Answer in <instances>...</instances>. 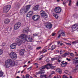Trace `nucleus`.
Returning a JSON list of instances; mask_svg holds the SVG:
<instances>
[{"instance_id":"3c124183","label":"nucleus","mask_w":78,"mask_h":78,"mask_svg":"<svg viewBox=\"0 0 78 78\" xmlns=\"http://www.w3.org/2000/svg\"><path fill=\"white\" fill-rule=\"evenodd\" d=\"M56 51L57 53H59V51L58 50H56Z\"/></svg>"},{"instance_id":"b1692460","label":"nucleus","mask_w":78,"mask_h":78,"mask_svg":"<svg viewBox=\"0 0 78 78\" xmlns=\"http://www.w3.org/2000/svg\"><path fill=\"white\" fill-rule=\"evenodd\" d=\"M69 55V53L66 52L65 54L62 55V56L63 57V58H66V56H67V55Z\"/></svg>"},{"instance_id":"a18cd8bd","label":"nucleus","mask_w":78,"mask_h":78,"mask_svg":"<svg viewBox=\"0 0 78 78\" xmlns=\"http://www.w3.org/2000/svg\"><path fill=\"white\" fill-rule=\"evenodd\" d=\"M41 47H39L37 48L36 49L37 50H39V49H41Z\"/></svg>"},{"instance_id":"a211bd4d","label":"nucleus","mask_w":78,"mask_h":78,"mask_svg":"<svg viewBox=\"0 0 78 78\" xmlns=\"http://www.w3.org/2000/svg\"><path fill=\"white\" fill-rule=\"evenodd\" d=\"M17 45V43H15L12 44L10 46V47L12 49H14V48H16V45Z\"/></svg>"},{"instance_id":"09e8293b","label":"nucleus","mask_w":78,"mask_h":78,"mask_svg":"<svg viewBox=\"0 0 78 78\" xmlns=\"http://www.w3.org/2000/svg\"><path fill=\"white\" fill-rule=\"evenodd\" d=\"M66 60H67V61H70L71 60H70V59H69V58H66Z\"/></svg>"},{"instance_id":"393cba45","label":"nucleus","mask_w":78,"mask_h":78,"mask_svg":"<svg viewBox=\"0 0 78 78\" xmlns=\"http://www.w3.org/2000/svg\"><path fill=\"white\" fill-rule=\"evenodd\" d=\"M10 22V20H5L4 21L5 24H8Z\"/></svg>"},{"instance_id":"7c9ffc66","label":"nucleus","mask_w":78,"mask_h":78,"mask_svg":"<svg viewBox=\"0 0 78 78\" xmlns=\"http://www.w3.org/2000/svg\"><path fill=\"white\" fill-rule=\"evenodd\" d=\"M78 16V14H77V13H75L73 15V17H74V18H77Z\"/></svg>"},{"instance_id":"052dcab7","label":"nucleus","mask_w":78,"mask_h":78,"mask_svg":"<svg viewBox=\"0 0 78 78\" xmlns=\"http://www.w3.org/2000/svg\"><path fill=\"white\" fill-rule=\"evenodd\" d=\"M52 74L51 73L50 74L49 76H48V77H51V75Z\"/></svg>"},{"instance_id":"c85d7f7f","label":"nucleus","mask_w":78,"mask_h":78,"mask_svg":"<svg viewBox=\"0 0 78 78\" xmlns=\"http://www.w3.org/2000/svg\"><path fill=\"white\" fill-rule=\"evenodd\" d=\"M45 51V49H43L42 51H41L40 52V54H41V53H45L47 52V49H46V50ZM44 51V52H43Z\"/></svg>"},{"instance_id":"9d476101","label":"nucleus","mask_w":78,"mask_h":78,"mask_svg":"<svg viewBox=\"0 0 78 78\" xmlns=\"http://www.w3.org/2000/svg\"><path fill=\"white\" fill-rule=\"evenodd\" d=\"M16 42L17 44V45H18V46H20V45H22V41L20 40L19 39L17 38L16 39Z\"/></svg>"},{"instance_id":"8fccbe9b","label":"nucleus","mask_w":78,"mask_h":78,"mask_svg":"<svg viewBox=\"0 0 78 78\" xmlns=\"http://www.w3.org/2000/svg\"><path fill=\"white\" fill-rule=\"evenodd\" d=\"M24 33H28V31L27 30H24Z\"/></svg>"},{"instance_id":"69168bd1","label":"nucleus","mask_w":78,"mask_h":78,"mask_svg":"<svg viewBox=\"0 0 78 78\" xmlns=\"http://www.w3.org/2000/svg\"><path fill=\"white\" fill-rule=\"evenodd\" d=\"M32 68V66H31L29 68H27L28 70H29V69H31Z\"/></svg>"},{"instance_id":"bb28decb","label":"nucleus","mask_w":78,"mask_h":78,"mask_svg":"<svg viewBox=\"0 0 78 78\" xmlns=\"http://www.w3.org/2000/svg\"><path fill=\"white\" fill-rule=\"evenodd\" d=\"M73 64H78V60H76L73 62ZM76 67L78 68V64L76 66Z\"/></svg>"},{"instance_id":"5fc2aeb1","label":"nucleus","mask_w":78,"mask_h":78,"mask_svg":"<svg viewBox=\"0 0 78 78\" xmlns=\"http://www.w3.org/2000/svg\"><path fill=\"white\" fill-rule=\"evenodd\" d=\"M67 45H71V44L69 43H66Z\"/></svg>"},{"instance_id":"2eb2a0df","label":"nucleus","mask_w":78,"mask_h":78,"mask_svg":"<svg viewBox=\"0 0 78 78\" xmlns=\"http://www.w3.org/2000/svg\"><path fill=\"white\" fill-rule=\"evenodd\" d=\"M30 7H31V5H27L24 8V9H25V10H26V12H27L28 11V10H29V9H30Z\"/></svg>"},{"instance_id":"ea45409f","label":"nucleus","mask_w":78,"mask_h":78,"mask_svg":"<svg viewBox=\"0 0 78 78\" xmlns=\"http://www.w3.org/2000/svg\"><path fill=\"white\" fill-rule=\"evenodd\" d=\"M6 45V44L5 43H3L2 44V47H5Z\"/></svg>"},{"instance_id":"e2e57ef3","label":"nucleus","mask_w":78,"mask_h":78,"mask_svg":"<svg viewBox=\"0 0 78 78\" xmlns=\"http://www.w3.org/2000/svg\"><path fill=\"white\" fill-rule=\"evenodd\" d=\"M67 70L65 71V73H66V74H67L68 73H67Z\"/></svg>"},{"instance_id":"774afa93","label":"nucleus","mask_w":78,"mask_h":78,"mask_svg":"<svg viewBox=\"0 0 78 78\" xmlns=\"http://www.w3.org/2000/svg\"><path fill=\"white\" fill-rule=\"evenodd\" d=\"M24 71V70H23L21 72V73H23V72Z\"/></svg>"},{"instance_id":"2f4dec72","label":"nucleus","mask_w":78,"mask_h":78,"mask_svg":"<svg viewBox=\"0 0 78 78\" xmlns=\"http://www.w3.org/2000/svg\"><path fill=\"white\" fill-rule=\"evenodd\" d=\"M34 36H40V34L39 33H35L34 34Z\"/></svg>"},{"instance_id":"f704fd0d","label":"nucleus","mask_w":78,"mask_h":78,"mask_svg":"<svg viewBox=\"0 0 78 78\" xmlns=\"http://www.w3.org/2000/svg\"><path fill=\"white\" fill-rule=\"evenodd\" d=\"M55 18H56V19H58V17H59V16H58V15L56 14V15H55Z\"/></svg>"},{"instance_id":"20e7f679","label":"nucleus","mask_w":78,"mask_h":78,"mask_svg":"<svg viewBox=\"0 0 78 78\" xmlns=\"http://www.w3.org/2000/svg\"><path fill=\"white\" fill-rule=\"evenodd\" d=\"M9 56L12 59H16L17 58V55L16 53L13 51H12L9 54Z\"/></svg>"},{"instance_id":"cd10ccee","label":"nucleus","mask_w":78,"mask_h":78,"mask_svg":"<svg viewBox=\"0 0 78 78\" xmlns=\"http://www.w3.org/2000/svg\"><path fill=\"white\" fill-rule=\"evenodd\" d=\"M15 7H16L18 8L20 6V4L19 3H16L15 4Z\"/></svg>"},{"instance_id":"58836bf2","label":"nucleus","mask_w":78,"mask_h":78,"mask_svg":"<svg viewBox=\"0 0 78 78\" xmlns=\"http://www.w3.org/2000/svg\"><path fill=\"white\" fill-rule=\"evenodd\" d=\"M61 37V34H58V36L57 37V38H59Z\"/></svg>"},{"instance_id":"a19ab883","label":"nucleus","mask_w":78,"mask_h":78,"mask_svg":"<svg viewBox=\"0 0 78 78\" xmlns=\"http://www.w3.org/2000/svg\"><path fill=\"white\" fill-rule=\"evenodd\" d=\"M56 60V58H51V61H55V60Z\"/></svg>"},{"instance_id":"1a4fd4ad","label":"nucleus","mask_w":78,"mask_h":78,"mask_svg":"<svg viewBox=\"0 0 78 78\" xmlns=\"http://www.w3.org/2000/svg\"><path fill=\"white\" fill-rule=\"evenodd\" d=\"M26 41L28 42H31L33 41V39L29 35H27Z\"/></svg>"},{"instance_id":"6e6552de","label":"nucleus","mask_w":78,"mask_h":78,"mask_svg":"<svg viewBox=\"0 0 78 78\" xmlns=\"http://www.w3.org/2000/svg\"><path fill=\"white\" fill-rule=\"evenodd\" d=\"M78 25L76 24H74L73 26H72L71 27L72 28V30H73V31H76V30H78Z\"/></svg>"},{"instance_id":"4be33fe9","label":"nucleus","mask_w":78,"mask_h":78,"mask_svg":"<svg viewBox=\"0 0 78 78\" xmlns=\"http://www.w3.org/2000/svg\"><path fill=\"white\" fill-rule=\"evenodd\" d=\"M40 12H41L40 13V15L41 16H44V15H45L47 14L44 11V10H41L40 11Z\"/></svg>"},{"instance_id":"a878e982","label":"nucleus","mask_w":78,"mask_h":78,"mask_svg":"<svg viewBox=\"0 0 78 78\" xmlns=\"http://www.w3.org/2000/svg\"><path fill=\"white\" fill-rule=\"evenodd\" d=\"M56 71L57 72H58L59 73H62V71L61 69H56Z\"/></svg>"},{"instance_id":"13d9d810","label":"nucleus","mask_w":78,"mask_h":78,"mask_svg":"<svg viewBox=\"0 0 78 78\" xmlns=\"http://www.w3.org/2000/svg\"><path fill=\"white\" fill-rule=\"evenodd\" d=\"M63 78H67V77L64 75L63 76Z\"/></svg>"},{"instance_id":"de8ad7c7","label":"nucleus","mask_w":78,"mask_h":78,"mask_svg":"<svg viewBox=\"0 0 78 78\" xmlns=\"http://www.w3.org/2000/svg\"><path fill=\"white\" fill-rule=\"evenodd\" d=\"M73 44H76V42L75 41H74L73 42H72Z\"/></svg>"},{"instance_id":"e433bc0d","label":"nucleus","mask_w":78,"mask_h":78,"mask_svg":"<svg viewBox=\"0 0 78 78\" xmlns=\"http://www.w3.org/2000/svg\"><path fill=\"white\" fill-rule=\"evenodd\" d=\"M46 61L47 62H50V59H49V58H47Z\"/></svg>"},{"instance_id":"9b49d317","label":"nucleus","mask_w":78,"mask_h":78,"mask_svg":"<svg viewBox=\"0 0 78 78\" xmlns=\"http://www.w3.org/2000/svg\"><path fill=\"white\" fill-rule=\"evenodd\" d=\"M20 37L22 39H24V41H26L27 37V35L25 34H22L20 35Z\"/></svg>"},{"instance_id":"79ce46f5","label":"nucleus","mask_w":78,"mask_h":78,"mask_svg":"<svg viewBox=\"0 0 78 78\" xmlns=\"http://www.w3.org/2000/svg\"><path fill=\"white\" fill-rule=\"evenodd\" d=\"M56 35V33H52V36H55Z\"/></svg>"},{"instance_id":"6e6d98bb","label":"nucleus","mask_w":78,"mask_h":78,"mask_svg":"<svg viewBox=\"0 0 78 78\" xmlns=\"http://www.w3.org/2000/svg\"><path fill=\"white\" fill-rule=\"evenodd\" d=\"M34 65H35V66H37L38 64L37 63H34Z\"/></svg>"},{"instance_id":"f257e3e1","label":"nucleus","mask_w":78,"mask_h":78,"mask_svg":"<svg viewBox=\"0 0 78 78\" xmlns=\"http://www.w3.org/2000/svg\"><path fill=\"white\" fill-rule=\"evenodd\" d=\"M15 62L11 59H8L5 62V65L6 68H9L11 66L15 65Z\"/></svg>"},{"instance_id":"39448f33","label":"nucleus","mask_w":78,"mask_h":78,"mask_svg":"<svg viewBox=\"0 0 78 78\" xmlns=\"http://www.w3.org/2000/svg\"><path fill=\"white\" fill-rule=\"evenodd\" d=\"M62 9L61 8L59 7H55V8L54 9V11L57 14H59L61 12Z\"/></svg>"},{"instance_id":"72a5a7b5","label":"nucleus","mask_w":78,"mask_h":78,"mask_svg":"<svg viewBox=\"0 0 78 78\" xmlns=\"http://www.w3.org/2000/svg\"><path fill=\"white\" fill-rule=\"evenodd\" d=\"M30 76L29 74H27L26 75V78H30Z\"/></svg>"},{"instance_id":"ddd939ff","label":"nucleus","mask_w":78,"mask_h":78,"mask_svg":"<svg viewBox=\"0 0 78 78\" xmlns=\"http://www.w3.org/2000/svg\"><path fill=\"white\" fill-rule=\"evenodd\" d=\"M33 14V11H30L27 14V17H31L32 16Z\"/></svg>"},{"instance_id":"4c0bfd02","label":"nucleus","mask_w":78,"mask_h":78,"mask_svg":"<svg viewBox=\"0 0 78 78\" xmlns=\"http://www.w3.org/2000/svg\"><path fill=\"white\" fill-rule=\"evenodd\" d=\"M60 34H62V36H65V34L63 32H62V33Z\"/></svg>"},{"instance_id":"4468645a","label":"nucleus","mask_w":78,"mask_h":78,"mask_svg":"<svg viewBox=\"0 0 78 78\" xmlns=\"http://www.w3.org/2000/svg\"><path fill=\"white\" fill-rule=\"evenodd\" d=\"M25 50L24 49H22L20 50V55L21 56H23L24 55V53H25Z\"/></svg>"},{"instance_id":"49530a36","label":"nucleus","mask_w":78,"mask_h":78,"mask_svg":"<svg viewBox=\"0 0 78 78\" xmlns=\"http://www.w3.org/2000/svg\"><path fill=\"white\" fill-rule=\"evenodd\" d=\"M70 56H74V55H73V54L72 53H71L70 54Z\"/></svg>"},{"instance_id":"f8f14e48","label":"nucleus","mask_w":78,"mask_h":78,"mask_svg":"<svg viewBox=\"0 0 78 78\" xmlns=\"http://www.w3.org/2000/svg\"><path fill=\"white\" fill-rule=\"evenodd\" d=\"M32 18L33 20L35 19L36 20H38L40 19V16L38 15H35L32 16Z\"/></svg>"},{"instance_id":"dca6fc26","label":"nucleus","mask_w":78,"mask_h":78,"mask_svg":"<svg viewBox=\"0 0 78 78\" xmlns=\"http://www.w3.org/2000/svg\"><path fill=\"white\" fill-rule=\"evenodd\" d=\"M62 64H61V66L62 67H66V66H67V62H64L63 61L61 62Z\"/></svg>"},{"instance_id":"c03bdc74","label":"nucleus","mask_w":78,"mask_h":78,"mask_svg":"<svg viewBox=\"0 0 78 78\" xmlns=\"http://www.w3.org/2000/svg\"><path fill=\"white\" fill-rule=\"evenodd\" d=\"M3 53V51L2 50L0 49V55H2V54Z\"/></svg>"},{"instance_id":"423d86ee","label":"nucleus","mask_w":78,"mask_h":78,"mask_svg":"<svg viewBox=\"0 0 78 78\" xmlns=\"http://www.w3.org/2000/svg\"><path fill=\"white\" fill-rule=\"evenodd\" d=\"M52 66V64H47L40 67V70H43V69H45L46 68L47 70H48L50 69V68L48 67V66Z\"/></svg>"},{"instance_id":"f03ea898","label":"nucleus","mask_w":78,"mask_h":78,"mask_svg":"<svg viewBox=\"0 0 78 78\" xmlns=\"http://www.w3.org/2000/svg\"><path fill=\"white\" fill-rule=\"evenodd\" d=\"M11 6L10 5H6L5 6L3 9V11L4 13H7L11 9Z\"/></svg>"},{"instance_id":"c756f323","label":"nucleus","mask_w":78,"mask_h":78,"mask_svg":"<svg viewBox=\"0 0 78 78\" xmlns=\"http://www.w3.org/2000/svg\"><path fill=\"white\" fill-rule=\"evenodd\" d=\"M3 73L2 72V71L0 70V77L3 76Z\"/></svg>"},{"instance_id":"f3484780","label":"nucleus","mask_w":78,"mask_h":78,"mask_svg":"<svg viewBox=\"0 0 78 78\" xmlns=\"http://www.w3.org/2000/svg\"><path fill=\"white\" fill-rule=\"evenodd\" d=\"M27 12H26V11L25 10V9H21L20 10V14H21V15L23 14H25V13H27Z\"/></svg>"},{"instance_id":"5701e85b","label":"nucleus","mask_w":78,"mask_h":78,"mask_svg":"<svg viewBox=\"0 0 78 78\" xmlns=\"http://www.w3.org/2000/svg\"><path fill=\"white\" fill-rule=\"evenodd\" d=\"M41 17H43V19H47L48 18V15L47 14L43 15H41Z\"/></svg>"},{"instance_id":"bf43d9fd","label":"nucleus","mask_w":78,"mask_h":78,"mask_svg":"<svg viewBox=\"0 0 78 78\" xmlns=\"http://www.w3.org/2000/svg\"><path fill=\"white\" fill-rule=\"evenodd\" d=\"M54 73H55V72L52 71V73H51V74L52 75H53V74H54Z\"/></svg>"},{"instance_id":"aec40b11","label":"nucleus","mask_w":78,"mask_h":78,"mask_svg":"<svg viewBox=\"0 0 78 78\" xmlns=\"http://www.w3.org/2000/svg\"><path fill=\"white\" fill-rule=\"evenodd\" d=\"M39 7V6L38 5H35L33 8L34 10V11H37V10H38Z\"/></svg>"},{"instance_id":"680f3d73","label":"nucleus","mask_w":78,"mask_h":78,"mask_svg":"<svg viewBox=\"0 0 78 78\" xmlns=\"http://www.w3.org/2000/svg\"><path fill=\"white\" fill-rule=\"evenodd\" d=\"M57 78H61V76H57Z\"/></svg>"},{"instance_id":"412c9836","label":"nucleus","mask_w":78,"mask_h":78,"mask_svg":"<svg viewBox=\"0 0 78 78\" xmlns=\"http://www.w3.org/2000/svg\"><path fill=\"white\" fill-rule=\"evenodd\" d=\"M55 48H56V45L55 44L52 45L50 48V50H51V51H52L53 50H55Z\"/></svg>"},{"instance_id":"864d4df0","label":"nucleus","mask_w":78,"mask_h":78,"mask_svg":"<svg viewBox=\"0 0 78 78\" xmlns=\"http://www.w3.org/2000/svg\"><path fill=\"white\" fill-rule=\"evenodd\" d=\"M58 62H61V60H59V58H58Z\"/></svg>"},{"instance_id":"473e14b6","label":"nucleus","mask_w":78,"mask_h":78,"mask_svg":"<svg viewBox=\"0 0 78 78\" xmlns=\"http://www.w3.org/2000/svg\"><path fill=\"white\" fill-rule=\"evenodd\" d=\"M40 77L41 78H43L44 77V74H41Z\"/></svg>"},{"instance_id":"0e129e2a","label":"nucleus","mask_w":78,"mask_h":78,"mask_svg":"<svg viewBox=\"0 0 78 78\" xmlns=\"http://www.w3.org/2000/svg\"><path fill=\"white\" fill-rule=\"evenodd\" d=\"M52 44V43H50L49 44V47H50V46H51Z\"/></svg>"},{"instance_id":"603ef678","label":"nucleus","mask_w":78,"mask_h":78,"mask_svg":"<svg viewBox=\"0 0 78 78\" xmlns=\"http://www.w3.org/2000/svg\"><path fill=\"white\" fill-rule=\"evenodd\" d=\"M55 67V66H52L51 67V69H54Z\"/></svg>"},{"instance_id":"37998d69","label":"nucleus","mask_w":78,"mask_h":78,"mask_svg":"<svg viewBox=\"0 0 78 78\" xmlns=\"http://www.w3.org/2000/svg\"><path fill=\"white\" fill-rule=\"evenodd\" d=\"M78 71V70L77 69H74L73 70V72H76H76H77Z\"/></svg>"},{"instance_id":"c9c22d12","label":"nucleus","mask_w":78,"mask_h":78,"mask_svg":"<svg viewBox=\"0 0 78 78\" xmlns=\"http://www.w3.org/2000/svg\"><path fill=\"white\" fill-rule=\"evenodd\" d=\"M44 78H48V76L46 74L44 75Z\"/></svg>"},{"instance_id":"6ab92c4d","label":"nucleus","mask_w":78,"mask_h":78,"mask_svg":"<svg viewBox=\"0 0 78 78\" xmlns=\"http://www.w3.org/2000/svg\"><path fill=\"white\" fill-rule=\"evenodd\" d=\"M45 72V70H41L38 72H36V75H37L38 74H42V73H44Z\"/></svg>"},{"instance_id":"0eeeda50","label":"nucleus","mask_w":78,"mask_h":78,"mask_svg":"<svg viewBox=\"0 0 78 78\" xmlns=\"http://www.w3.org/2000/svg\"><path fill=\"white\" fill-rule=\"evenodd\" d=\"M21 23H16L14 26V29L15 30H18L20 27V26H21Z\"/></svg>"},{"instance_id":"4d7b16f0","label":"nucleus","mask_w":78,"mask_h":78,"mask_svg":"<svg viewBox=\"0 0 78 78\" xmlns=\"http://www.w3.org/2000/svg\"><path fill=\"white\" fill-rule=\"evenodd\" d=\"M60 43H61V42H60L58 41L57 44H58V45H59V44H60Z\"/></svg>"},{"instance_id":"7ed1b4c3","label":"nucleus","mask_w":78,"mask_h":78,"mask_svg":"<svg viewBox=\"0 0 78 78\" xmlns=\"http://www.w3.org/2000/svg\"><path fill=\"white\" fill-rule=\"evenodd\" d=\"M44 26L46 28L49 30V29H51L52 28V24L51 23L49 22H45Z\"/></svg>"},{"instance_id":"338daca9","label":"nucleus","mask_w":78,"mask_h":78,"mask_svg":"<svg viewBox=\"0 0 78 78\" xmlns=\"http://www.w3.org/2000/svg\"><path fill=\"white\" fill-rule=\"evenodd\" d=\"M60 45H63V44L62 43H60Z\"/></svg>"}]
</instances>
